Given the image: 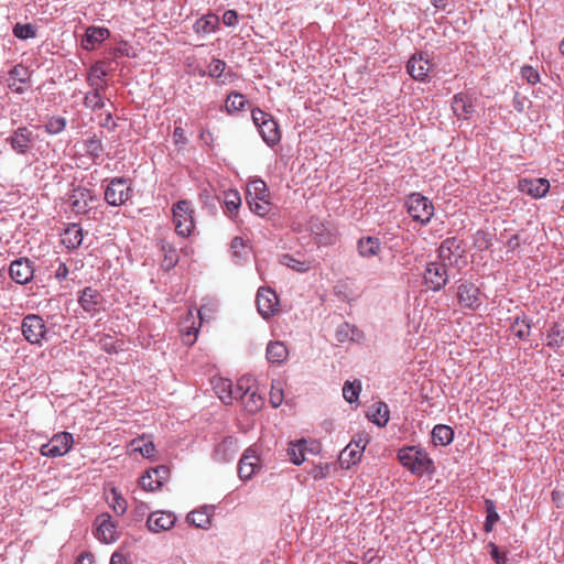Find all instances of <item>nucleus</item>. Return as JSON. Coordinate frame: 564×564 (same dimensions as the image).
Segmentation results:
<instances>
[{
	"label": "nucleus",
	"mask_w": 564,
	"mask_h": 564,
	"mask_svg": "<svg viewBox=\"0 0 564 564\" xmlns=\"http://www.w3.org/2000/svg\"><path fill=\"white\" fill-rule=\"evenodd\" d=\"M74 438L68 432H59L40 448L41 455L55 458L67 454L73 446Z\"/></svg>",
	"instance_id": "9b49d317"
},
{
	"label": "nucleus",
	"mask_w": 564,
	"mask_h": 564,
	"mask_svg": "<svg viewBox=\"0 0 564 564\" xmlns=\"http://www.w3.org/2000/svg\"><path fill=\"white\" fill-rule=\"evenodd\" d=\"M173 139H174L175 144L184 145L187 143V138L185 135V131L181 126H175V128L173 130Z\"/></svg>",
	"instance_id": "774afa93"
},
{
	"label": "nucleus",
	"mask_w": 564,
	"mask_h": 564,
	"mask_svg": "<svg viewBox=\"0 0 564 564\" xmlns=\"http://www.w3.org/2000/svg\"><path fill=\"white\" fill-rule=\"evenodd\" d=\"M408 74L417 82H425L430 72V63L423 52L413 54L406 63Z\"/></svg>",
	"instance_id": "6ab92c4d"
},
{
	"label": "nucleus",
	"mask_w": 564,
	"mask_h": 564,
	"mask_svg": "<svg viewBox=\"0 0 564 564\" xmlns=\"http://www.w3.org/2000/svg\"><path fill=\"white\" fill-rule=\"evenodd\" d=\"M67 120L65 117L51 116L46 118L44 131L50 135H56L66 129Z\"/></svg>",
	"instance_id": "37998d69"
},
{
	"label": "nucleus",
	"mask_w": 564,
	"mask_h": 564,
	"mask_svg": "<svg viewBox=\"0 0 564 564\" xmlns=\"http://www.w3.org/2000/svg\"><path fill=\"white\" fill-rule=\"evenodd\" d=\"M161 251L163 253L162 267L169 271L178 262V253L174 245L165 239L160 241Z\"/></svg>",
	"instance_id": "e433bc0d"
},
{
	"label": "nucleus",
	"mask_w": 564,
	"mask_h": 564,
	"mask_svg": "<svg viewBox=\"0 0 564 564\" xmlns=\"http://www.w3.org/2000/svg\"><path fill=\"white\" fill-rule=\"evenodd\" d=\"M454 440V431L445 424H437L432 430V441L435 445L446 446Z\"/></svg>",
	"instance_id": "58836bf2"
},
{
	"label": "nucleus",
	"mask_w": 564,
	"mask_h": 564,
	"mask_svg": "<svg viewBox=\"0 0 564 564\" xmlns=\"http://www.w3.org/2000/svg\"><path fill=\"white\" fill-rule=\"evenodd\" d=\"M521 76L531 85H535L540 82L539 72L530 65L522 66Z\"/></svg>",
	"instance_id": "bf43d9fd"
},
{
	"label": "nucleus",
	"mask_w": 564,
	"mask_h": 564,
	"mask_svg": "<svg viewBox=\"0 0 564 564\" xmlns=\"http://www.w3.org/2000/svg\"><path fill=\"white\" fill-rule=\"evenodd\" d=\"M231 381L229 379H219L215 386L216 393L220 398V394H227L231 389Z\"/></svg>",
	"instance_id": "69168bd1"
},
{
	"label": "nucleus",
	"mask_w": 564,
	"mask_h": 564,
	"mask_svg": "<svg viewBox=\"0 0 564 564\" xmlns=\"http://www.w3.org/2000/svg\"><path fill=\"white\" fill-rule=\"evenodd\" d=\"M219 25V18L216 14H206L197 19L193 25V30L197 34L214 33Z\"/></svg>",
	"instance_id": "f704fd0d"
},
{
	"label": "nucleus",
	"mask_w": 564,
	"mask_h": 564,
	"mask_svg": "<svg viewBox=\"0 0 564 564\" xmlns=\"http://www.w3.org/2000/svg\"><path fill=\"white\" fill-rule=\"evenodd\" d=\"M357 250L360 257L371 258L381 251V241L377 237H362L357 242Z\"/></svg>",
	"instance_id": "c756f323"
},
{
	"label": "nucleus",
	"mask_w": 564,
	"mask_h": 564,
	"mask_svg": "<svg viewBox=\"0 0 564 564\" xmlns=\"http://www.w3.org/2000/svg\"><path fill=\"white\" fill-rule=\"evenodd\" d=\"M258 462L259 458L254 454H251L250 449H247L238 464L239 477L243 480L250 479L254 474Z\"/></svg>",
	"instance_id": "473e14b6"
},
{
	"label": "nucleus",
	"mask_w": 564,
	"mask_h": 564,
	"mask_svg": "<svg viewBox=\"0 0 564 564\" xmlns=\"http://www.w3.org/2000/svg\"><path fill=\"white\" fill-rule=\"evenodd\" d=\"M34 263L28 258H19L11 262L9 273L18 284H26L34 276Z\"/></svg>",
	"instance_id": "dca6fc26"
},
{
	"label": "nucleus",
	"mask_w": 564,
	"mask_h": 564,
	"mask_svg": "<svg viewBox=\"0 0 564 564\" xmlns=\"http://www.w3.org/2000/svg\"><path fill=\"white\" fill-rule=\"evenodd\" d=\"M245 399V406L249 412H257L262 406V398L256 391H249Z\"/></svg>",
	"instance_id": "13d9d810"
},
{
	"label": "nucleus",
	"mask_w": 564,
	"mask_h": 564,
	"mask_svg": "<svg viewBox=\"0 0 564 564\" xmlns=\"http://www.w3.org/2000/svg\"><path fill=\"white\" fill-rule=\"evenodd\" d=\"M223 204L225 208V213L231 218L235 219L237 216L238 209L241 205V196L237 189H228L224 192Z\"/></svg>",
	"instance_id": "72a5a7b5"
},
{
	"label": "nucleus",
	"mask_w": 564,
	"mask_h": 564,
	"mask_svg": "<svg viewBox=\"0 0 564 564\" xmlns=\"http://www.w3.org/2000/svg\"><path fill=\"white\" fill-rule=\"evenodd\" d=\"M457 270V264H448L447 260L440 259L426 263L423 272V281L425 286L433 291H442L449 281L453 270Z\"/></svg>",
	"instance_id": "f03ea898"
},
{
	"label": "nucleus",
	"mask_w": 564,
	"mask_h": 564,
	"mask_svg": "<svg viewBox=\"0 0 564 564\" xmlns=\"http://www.w3.org/2000/svg\"><path fill=\"white\" fill-rule=\"evenodd\" d=\"M288 347L282 341H270L267 346V359L270 364H282L288 358Z\"/></svg>",
	"instance_id": "c9c22d12"
},
{
	"label": "nucleus",
	"mask_w": 564,
	"mask_h": 564,
	"mask_svg": "<svg viewBox=\"0 0 564 564\" xmlns=\"http://www.w3.org/2000/svg\"><path fill=\"white\" fill-rule=\"evenodd\" d=\"M78 304L84 312L95 316L105 310L106 300L98 290L86 286L79 292Z\"/></svg>",
	"instance_id": "ddd939ff"
},
{
	"label": "nucleus",
	"mask_w": 564,
	"mask_h": 564,
	"mask_svg": "<svg viewBox=\"0 0 564 564\" xmlns=\"http://www.w3.org/2000/svg\"><path fill=\"white\" fill-rule=\"evenodd\" d=\"M89 90L85 94L83 104L87 109L91 111L100 110L105 107L104 95L107 88H100L96 86H89Z\"/></svg>",
	"instance_id": "cd10ccee"
},
{
	"label": "nucleus",
	"mask_w": 564,
	"mask_h": 564,
	"mask_svg": "<svg viewBox=\"0 0 564 564\" xmlns=\"http://www.w3.org/2000/svg\"><path fill=\"white\" fill-rule=\"evenodd\" d=\"M84 239L83 228L78 224H70L62 235V242L67 249H77Z\"/></svg>",
	"instance_id": "7c9ffc66"
},
{
	"label": "nucleus",
	"mask_w": 564,
	"mask_h": 564,
	"mask_svg": "<svg viewBox=\"0 0 564 564\" xmlns=\"http://www.w3.org/2000/svg\"><path fill=\"white\" fill-rule=\"evenodd\" d=\"M247 100L245 96L238 91H231L228 94L225 101V110L227 113L232 115L245 108Z\"/></svg>",
	"instance_id": "a19ab883"
},
{
	"label": "nucleus",
	"mask_w": 564,
	"mask_h": 564,
	"mask_svg": "<svg viewBox=\"0 0 564 564\" xmlns=\"http://www.w3.org/2000/svg\"><path fill=\"white\" fill-rule=\"evenodd\" d=\"M238 442L234 436H226L217 443L213 451V459L220 464L230 463L238 453Z\"/></svg>",
	"instance_id": "f3484780"
},
{
	"label": "nucleus",
	"mask_w": 564,
	"mask_h": 564,
	"mask_svg": "<svg viewBox=\"0 0 564 564\" xmlns=\"http://www.w3.org/2000/svg\"><path fill=\"white\" fill-rule=\"evenodd\" d=\"M400 464L414 475L422 476L434 471V463L427 452L415 445L404 446L398 452Z\"/></svg>",
	"instance_id": "f257e3e1"
},
{
	"label": "nucleus",
	"mask_w": 564,
	"mask_h": 564,
	"mask_svg": "<svg viewBox=\"0 0 564 564\" xmlns=\"http://www.w3.org/2000/svg\"><path fill=\"white\" fill-rule=\"evenodd\" d=\"M454 115L462 120H468L475 112V106L470 96L464 93L455 94L452 99Z\"/></svg>",
	"instance_id": "4be33fe9"
},
{
	"label": "nucleus",
	"mask_w": 564,
	"mask_h": 564,
	"mask_svg": "<svg viewBox=\"0 0 564 564\" xmlns=\"http://www.w3.org/2000/svg\"><path fill=\"white\" fill-rule=\"evenodd\" d=\"M329 471L328 465H318L315 466L311 471L310 475L314 480H321L327 477Z\"/></svg>",
	"instance_id": "e2e57ef3"
},
{
	"label": "nucleus",
	"mask_w": 564,
	"mask_h": 564,
	"mask_svg": "<svg viewBox=\"0 0 564 564\" xmlns=\"http://www.w3.org/2000/svg\"><path fill=\"white\" fill-rule=\"evenodd\" d=\"M187 521L196 528L207 529L210 523V514L206 509L195 510L187 514Z\"/></svg>",
	"instance_id": "de8ad7c7"
},
{
	"label": "nucleus",
	"mask_w": 564,
	"mask_h": 564,
	"mask_svg": "<svg viewBox=\"0 0 564 564\" xmlns=\"http://www.w3.org/2000/svg\"><path fill=\"white\" fill-rule=\"evenodd\" d=\"M12 33L15 37L20 40H28L36 36V30L31 23H17L13 26Z\"/></svg>",
	"instance_id": "603ef678"
},
{
	"label": "nucleus",
	"mask_w": 564,
	"mask_h": 564,
	"mask_svg": "<svg viewBox=\"0 0 564 564\" xmlns=\"http://www.w3.org/2000/svg\"><path fill=\"white\" fill-rule=\"evenodd\" d=\"M457 301L468 310H477L481 305L480 290L470 281H464L457 286Z\"/></svg>",
	"instance_id": "2eb2a0df"
},
{
	"label": "nucleus",
	"mask_w": 564,
	"mask_h": 564,
	"mask_svg": "<svg viewBox=\"0 0 564 564\" xmlns=\"http://www.w3.org/2000/svg\"><path fill=\"white\" fill-rule=\"evenodd\" d=\"M531 328L532 319H530L524 313L517 315L510 326L513 335L520 340H525L529 338Z\"/></svg>",
	"instance_id": "2f4dec72"
},
{
	"label": "nucleus",
	"mask_w": 564,
	"mask_h": 564,
	"mask_svg": "<svg viewBox=\"0 0 564 564\" xmlns=\"http://www.w3.org/2000/svg\"><path fill=\"white\" fill-rule=\"evenodd\" d=\"M485 509H486V513H487V517H486L487 520L494 521L496 523L500 520V517L496 510V503L494 500L486 499L485 500Z\"/></svg>",
	"instance_id": "680f3d73"
},
{
	"label": "nucleus",
	"mask_w": 564,
	"mask_h": 564,
	"mask_svg": "<svg viewBox=\"0 0 564 564\" xmlns=\"http://www.w3.org/2000/svg\"><path fill=\"white\" fill-rule=\"evenodd\" d=\"M306 451L314 452V448H308V442L305 438H301L289 443L286 454L294 465H301L305 460Z\"/></svg>",
	"instance_id": "bb28decb"
},
{
	"label": "nucleus",
	"mask_w": 564,
	"mask_h": 564,
	"mask_svg": "<svg viewBox=\"0 0 564 564\" xmlns=\"http://www.w3.org/2000/svg\"><path fill=\"white\" fill-rule=\"evenodd\" d=\"M110 495H111L110 501H109L110 508L118 516L124 514L127 511V508H128V503H127L126 499L121 496V494L116 488H112L110 490Z\"/></svg>",
	"instance_id": "09e8293b"
},
{
	"label": "nucleus",
	"mask_w": 564,
	"mask_h": 564,
	"mask_svg": "<svg viewBox=\"0 0 564 564\" xmlns=\"http://www.w3.org/2000/svg\"><path fill=\"white\" fill-rule=\"evenodd\" d=\"M84 149L91 159H99L104 152L101 139L97 134H93L84 141Z\"/></svg>",
	"instance_id": "c03bdc74"
},
{
	"label": "nucleus",
	"mask_w": 564,
	"mask_h": 564,
	"mask_svg": "<svg viewBox=\"0 0 564 564\" xmlns=\"http://www.w3.org/2000/svg\"><path fill=\"white\" fill-rule=\"evenodd\" d=\"M355 332H356L355 326H352L348 323H343L341 325L338 326V328L336 330V339L339 343H344L346 340L354 339Z\"/></svg>",
	"instance_id": "4d7b16f0"
},
{
	"label": "nucleus",
	"mask_w": 564,
	"mask_h": 564,
	"mask_svg": "<svg viewBox=\"0 0 564 564\" xmlns=\"http://www.w3.org/2000/svg\"><path fill=\"white\" fill-rule=\"evenodd\" d=\"M249 380V378H241L235 386L231 383V389H229L227 394H220V400L226 404L231 403L234 400H245L251 389Z\"/></svg>",
	"instance_id": "c85d7f7f"
},
{
	"label": "nucleus",
	"mask_w": 564,
	"mask_h": 564,
	"mask_svg": "<svg viewBox=\"0 0 564 564\" xmlns=\"http://www.w3.org/2000/svg\"><path fill=\"white\" fill-rule=\"evenodd\" d=\"M97 200L96 195L89 188L77 186L68 196V204L76 216L87 215L93 209V203Z\"/></svg>",
	"instance_id": "1a4fd4ad"
},
{
	"label": "nucleus",
	"mask_w": 564,
	"mask_h": 564,
	"mask_svg": "<svg viewBox=\"0 0 564 564\" xmlns=\"http://www.w3.org/2000/svg\"><path fill=\"white\" fill-rule=\"evenodd\" d=\"M110 37L109 29L105 26L90 25L82 37L80 45L85 51H94L101 43Z\"/></svg>",
	"instance_id": "aec40b11"
},
{
	"label": "nucleus",
	"mask_w": 564,
	"mask_h": 564,
	"mask_svg": "<svg viewBox=\"0 0 564 564\" xmlns=\"http://www.w3.org/2000/svg\"><path fill=\"white\" fill-rule=\"evenodd\" d=\"M460 243L462 241L456 238H447L437 249V257L447 260L448 264H457V272L467 263L464 251L460 250Z\"/></svg>",
	"instance_id": "f8f14e48"
},
{
	"label": "nucleus",
	"mask_w": 564,
	"mask_h": 564,
	"mask_svg": "<svg viewBox=\"0 0 564 564\" xmlns=\"http://www.w3.org/2000/svg\"><path fill=\"white\" fill-rule=\"evenodd\" d=\"M226 67L227 65L223 59L213 58L208 65V76L215 78L219 84H225L228 75L225 74Z\"/></svg>",
	"instance_id": "79ce46f5"
},
{
	"label": "nucleus",
	"mask_w": 564,
	"mask_h": 564,
	"mask_svg": "<svg viewBox=\"0 0 564 564\" xmlns=\"http://www.w3.org/2000/svg\"><path fill=\"white\" fill-rule=\"evenodd\" d=\"M36 135L26 126L14 129L6 139L13 152L19 155H26L34 147Z\"/></svg>",
	"instance_id": "9d476101"
},
{
	"label": "nucleus",
	"mask_w": 564,
	"mask_h": 564,
	"mask_svg": "<svg viewBox=\"0 0 564 564\" xmlns=\"http://www.w3.org/2000/svg\"><path fill=\"white\" fill-rule=\"evenodd\" d=\"M404 206L412 220L419 223L421 226H426L434 215L433 203L426 196L417 192L406 196Z\"/></svg>",
	"instance_id": "423d86ee"
},
{
	"label": "nucleus",
	"mask_w": 564,
	"mask_h": 564,
	"mask_svg": "<svg viewBox=\"0 0 564 564\" xmlns=\"http://www.w3.org/2000/svg\"><path fill=\"white\" fill-rule=\"evenodd\" d=\"M132 195V188L128 178L124 177H113L108 181L104 198L107 204L110 206H121L123 205Z\"/></svg>",
	"instance_id": "0eeeda50"
},
{
	"label": "nucleus",
	"mask_w": 564,
	"mask_h": 564,
	"mask_svg": "<svg viewBox=\"0 0 564 564\" xmlns=\"http://www.w3.org/2000/svg\"><path fill=\"white\" fill-rule=\"evenodd\" d=\"M518 188L533 198H542L549 193L550 183L546 178H521Z\"/></svg>",
	"instance_id": "412c9836"
},
{
	"label": "nucleus",
	"mask_w": 564,
	"mask_h": 564,
	"mask_svg": "<svg viewBox=\"0 0 564 564\" xmlns=\"http://www.w3.org/2000/svg\"><path fill=\"white\" fill-rule=\"evenodd\" d=\"M269 401L273 408H278L282 404L283 389L280 381H272Z\"/></svg>",
	"instance_id": "6e6d98bb"
},
{
	"label": "nucleus",
	"mask_w": 564,
	"mask_h": 564,
	"mask_svg": "<svg viewBox=\"0 0 564 564\" xmlns=\"http://www.w3.org/2000/svg\"><path fill=\"white\" fill-rule=\"evenodd\" d=\"M361 390L360 382H345L343 387V395L345 400L349 403L355 402L358 399L359 392Z\"/></svg>",
	"instance_id": "864d4df0"
},
{
	"label": "nucleus",
	"mask_w": 564,
	"mask_h": 564,
	"mask_svg": "<svg viewBox=\"0 0 564 564\" xmlns=\"http://www.w3.org/2000/svg\"><path fill=\"white\" fill-rule=\"evenodd\" d=\"M21 330L24 339L31 345L41 346L47 332L44 319L36 314H29L23 317Z\"/></svg>",
	"instance_id": "6e6552de"
},
{
	"label": "nucleus",
	"mask_w": 564,
	"mask_h": 564,
	"mask_svg": "<svg viewBox=\"0 0 564 564\" xmlns=\"http://www.w3.org/2000/svg\"><path fill=\"white\" fill-rule=\"evenodd\" d=\"M564 345V329L558 324H553L546 333V346L556 350Z\"/></svg>",
	"instance_id": "ea45409f"
},
{
	"label": "nucleus",
	"mask_w": 564,
	"mask_h": 564,
	"mask_svg": "<svg viewBox=\"0 0 564 564\" xmlns=\"http://www.w3.org/2000/svg\"><path fill=\"white\" fill-rule=\"evenodd\" d=\"M57 268L55 270V278L57 281H63L67 278L69 271L65 262L61 261L58 258L56 259Z\"/></svg>",
	"instance_id": "0e129e2a"
},
{
	"label": "nucleus",
	"mask_w": 564,
	"mask_h": 564,
	"mask_svg": "<svg viewBox=\"0 0 564 564\" xmlns=\"http://www.w3.org/2000/svg\"><path fill=\"white\" fill-rule=\"evenodd\" d=\"M361 449L354 448L352 443H349L346 448L340 453L339 460L343 466L347 468L355 465L361 458Z\"/></svg>",
	"instance_id": "a18cd8bd"
},
{
	"label": "nucleus",
	"mask_w": 564,
	"mask_h": 564,
	"mask_svg": "<svg viewBox=\"0 0 564 564\" xmlns=\"http://www.w3.org/2000/svg\"><path fill=\"white\" fill-rule=\"evenodd\" d=\"M195 209L188 199H180L172 206L173 224L178 236L186 238L195 229Z\"/></svg>",
	"instance_id": "39448f33"
},
{
	"label": "nucleus",
	"mask_w": 564,
	"mask_h": 564,
	"mask_svg": "<svg viewBox=\"0 0 564 564\" xmlns=\"http://www.w3.org/2000/svg\"><path fill=\"white\" fill-rule=\"evenodd\" d=\"M131 445L133 446V451L140 452L143 457L150 458L154 456L155 446L153 442H145L144 438L133 440Z\"/></svg>",
	"instance_id": "3c124183"
},
{
	"label": "nucleus",
	"mask_w": 564,
	"mask_h": 564,
	"mask_svg": "<svg viewBox=\"0 0 564 564\" xmlns=\"http://www.w3.org/2000/svg\"><path fill=\"white\" fill-rule=\"evenodd\" d=\"M368 419L380 427L389 422V408L384 402H376L367 414Z\"/></svg>",
	"instance_id": "4c0bfd02"
},
{
	"label": "nucleus",
	"mask_w": 564,
	"mask_h": 564,
	"mask_svg": "<svg viewBox=\"0 0 564 564\" xmlns=\"http://www.w3.org/2000/svg\"><path fill=\"white\" fill-rule=\"evenodd\" d=\"M223 22L227 26H234L238 22V13L235 10H227L223 14Z\"/></svg>",
	"instance_id": "338daca9"
},
{
	"label": "nucleus",
	"mask_w": 564,
	"mask_h": 564,
	"mask_svg": "<svg viewBox=\"0 0 564 564\" xmlns=\"http://www.w3.org/2000/svg\"><path fill=\"white\" fill-rule=\"evenodd\" d=\"M251 118L268 147L273 148L280 143L282 137L280 126L270 113L260 108H254L251 110Z\"/></svg>",
	"instance_id": "7ed1b4c3"
},
{
	"label": "nucleus",
	"mask_w": 564,
	"mask_h": 564,
	"mask_svg": "<svg viewBox=\"0 0 564 564\" xmlns=\"http://www.w3.org/2000/svg\"><path fill=\"white\" fill-rule=\"evenodd\" d=\"M170 477V468L165 465L149 468L139 479L142 489L147 491L159 490Z\"/></svg>",
	"instance_id": "4468645a"
},
{
	"label": "nucleus",
	"mask_w": 564,
	"mask_h": 564,
	"mask_svg": "<svg viewBox=\"0 0 564 564\" xmlns=\"http://www.w3.org/2000/svg\"><path fill=\"white\" fill-rule=\"evenodd\" d=\"M230 249L237 263H241L249 256V249L241 237H235L231 240Z\"/></svg>",
	"instance_id": "49530a36"
},
{
	"label": "nucleus",
	"mask_w": 564,
	"mask_h": 564,
	"mask_svg": "<svg viewBox=\"0 0 564 564\" xmlns=\"http://www.w3.org/2000/svg\"><path fill=\"white\" fill-rule=\"evenodd\" d=\"M282 265H285L296 272L304 273L311 270L315 263L314 259L304 258L303 256L282 254L279 259Z\"/></svg>",
	"instance_id": "a878e982"
},
{
	"label": "nucleus",
	"mask_w": 564,
	"mask_h": 564,
	"mask_svg": "<svg viewBox=\"0 0 564 564\" xmlns=\"http://www.w3.org/2000/svg\"><path fill=\"white\" fill-rule=\"evenodd\" d=\"M474 246L479 251L488 250L492 246V235L486 230H477L474 236Z\"/></svg>",
	"instance_id": "8fccbe9b"
},
{
	"label": "nucleus",
	"mask_w": 564,
	"mask_h": 564,
	"mask_svg": "<svg viewBox=\"0 0 564 564\" xmlns=\"http://www.w3.org/2000/svg\"><path fill=\"white\" fill-rule=\"evenodd\" d=\"M175 521L176 518L172 512L155 511L149 516L147 525L150 531L158 533L171 529Z\"/></svg>",
	"instance_id": "5701e85b"
},
{
	"label": "nucleus",
	"mask_w": 564,
	"mask_h": 564,
	"mask_svg": "<svg viewBox=\"0 0 564 564\" xmlns=\"http://www.w3.org/2000/svg\"><path fill=\"white\" fill-rule=\"evenodd\" d=\"M487 549L489 550V554L496 564H506L507 555L506 553H501L498 546L494 542H489L487 544Z\"/></svg>",
	"instance_id": "052dcab7"
},
{
	"label": "nucleus",
	"mask_w": 564,
	"mask_h": 564,
	"mask_svg": "<svg viewBox=\"0 0 564 564\" xmlns=\"http://www.w3.org/2000/svg\"><path fill=\"white\" fill-rule=\"evenodd\" d=\"M9 76L12 82H20L21 84H25L30 80L29 69L21 64L13 66L9 72Z\"/></svg>",
	"instance_id": "5fc2aeb1"
},
{
	"label": "nucleus",
	"mask_w": 564,
	"mask_h": 564,
	"mask_svg": "<svg viewBox=\"0 0 564 564\" xmlns=\"http://www.w3.org/2000/svg\"><path fill=\"white\" fill-rule=\"evenodd\" d=\"M257 308L263 318L274 314L279 305L276 293L270 288H260L257 293Z\"/></svg>",
	"instance_id": "a211bd4d"
},
{
	"label": "nucleus",
	"mask_w": 564,
	"mask_h": 564,
	"mask_svg": "<svg viewBox=\"0 0 564 564\" xmlns=\"http://www.w3.org/2000/svg\"><path fill=\"white\" fill-rule=\"evenodd\" d=\"M269 189L264 181L258 178L247 185L246 202L252 213L260 217L267 216L271 210Z\"/></svg>",
	"instance_id": "20e7f679"
},
{
	"label": "nucleus",
	"mask_w": 564,
	"mask_h": 564,
	"mask_svg": "<svg viewBox=\"0 0 564 564\" xmlns=\"http://www.w3.org/2000/svg\"><path fill=\"white\" fill-rule=\"evenodd\" d=\"M97 532L96 536L98 540L109 543L113 542L117 538V529L111 520V516L108 513H102L96 519Z\"/></svg>",
	"instance_id": "b1692460"
},
{
	"label": "nucleus",
	"mask_w": 564,
	"mask_h": 564,
	"mask_svg": "<svg viewBox=\"0 0 564 564\" xmlns=\"http://www.w3.org/2000/svg\"><path fill=\"white\" fill-rule=\"evenodd\" d=\"M108 70L106 68V62L104 61H96L91 66L89 67V70L86 76V83L88 86H96L100 88H107V82L106 78L108 76Z\"/></svg>",
	"instance_id": "393cba45"
}]
</instances>
